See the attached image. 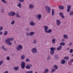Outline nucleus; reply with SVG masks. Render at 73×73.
<instances>
[{
	"label": "nucleus",
	"mask_w": 73,
	"mask_h": 73,
	"mask_svg": "<svg viewBox=\"0 0 73 73\" xmlns=\"http://www.w3.org/2000/svg\"><path fill=\"white\" fill-rule=\"evenodd\" d=\"M26 31L27 32H28L29 31V28H27L26 29Z\"/></svg>",
	"instance_id": "43"
},
{
	"label": "nucleus",
	"mask_w": 73,
	"mask_h": 73,
	"mask_svg": "<svg viewBox=\"0 0 73 73\" xmlns=\"http://www.w3.org/2000/svg\"><path fill=\"white\" fill-rule=\"evenodd\" d=\"M4 73H8V71H5Z\"/></svg>",
	"instance_id": "54"
},
{
	"label": "nucleus",
	"mask_w": 73,
	"mask_h": 73,
	"mask_svg": "<svg viewBox=\"0 0 73 73\" xmlns=\"http://www.w3.org/2000/svg\"><path fill=\"white\" fill-rule=\"evenodd\" d=\"M62 40V41H64V39H63Z\"/></svg>",
	"instance_id": "56"
},
{
	"label": "nucleus",
	"mask_w": 73,
	"mask_h": 73,
	"mask_svg": "<svg viewBox=\"0 0 73 73\" xmlns=\"http://www.w3.org/2000/svg\"><path fill=\"white\" fill-rule=\"evenodd\" d=\"M17 6L19 8H21V3L19 2Z\"/></svg>",
	"instance_id": "26"
},
{
	"label": "nucleus",
	"mask_w": 73,
	"mask_h": 73,
	"mask_svg": "<svg viewBox=\"0 0 73 73\" xmlns=\"http://www.w3.org/2000/svg\"><path fill=\"white\" fill-rule=\"evenodd\" d=\"M55 70H55L53 68L51 71V72L52 73H54V72Z\"/></svg>",
	"instance_id": "44"
},
{
	"label": "nucleus",
	"mask_w": 73,
	"mask_h": 73,
	"mask_svg": "<svg viewBox=\"0 0 73 73\" xmlns=\"http://www.w3.org/2000/svg\"><path fill=\"white\" fill-rule=\"evenodd\" d=\"M15 15L17 17H18V18H20L21 17V16H20L19 13H16Z\"/></svg>",
	"instance_id": "20"
},
{
	"label": "nucleus",
	"mask_w": 73,
	"mask_h": 73,
	"mask_svg": "<svg viewBox=\"0 0 73 73\" xmlns=\"http://www.w3.org/2000/svg\"><path fill=\"white\" fill-rule=\"evenodd\" d=\"M34 34H35V32H30V35L31 36H33Z\"/></svg>",
	"instance_id": "33"
},
{
	"label": "nucleus",
	"mask_w": 73,
	"mask_h": 73,
	"mask_svg": "<svg viewBox=\"0 0 73 73\" xmlns=\"http://www.w3.org/2000/svg\"><path fill=\"white\" fill-rule=\"evenodd\" d=\"M45 8L46 9V10L47 13H50L51 9L50 7L49 6H45Z\"/></svg>",
	"instance_id": "2"
},
{
	"label": "nucleus",
	"mask_w": 73,
	"mask_h": 73,
	"mask_svg": "<svg viewBox=\"0 0 73 73\" xmlns=\"http://www.w3.org/2000/svg\"><path fill=\"white\" fill-rule=\"evenodd\" d=\"M72 44H73V43H72V42H70L69 44V46H71V45H72Z\"/></svg>",
	"instance_id": "51"
},
{
	"label": "nucleus",
	"mask_w": 73,
	"mask_h": 73,
	"mask_svg": "<svg viewBox=\"0 0 73 73\" xmlns=\"http://www.w3.org/2000/svg\"><path fill=\"white\" fill-rule=\"evenodd\" d=\"M54 67L55 69H58V66L56 65H55L54 66Z\"/></svg>",
	"instance_id": "32"
},
{
	"label": "nucleus",
	"mask_w": 73,
	"mask_h": 73,
	"mask_svg": "<svg viewBox=\"0 0 73 73\" xmlns=\"http://www.w3.org/2000/svg\"><path fill=\"white\" fill-rule=\"evenodd\" d=\"M31 51L33 53H36L37 52V50L36 48L34 47L31 49Z\"/></svg>",
	"instance_id": "5"
},
{
	"label": "nucleus",
	"mask_w": 73,
	"mask_h": 73,
	"mask_svg": "<svg viewBox=\"0 0 73 73\" xmlns=\"http://www.w3.org/2000/svg\"><path fill=\"white\" fill-rule=\"evenodd\" d=\"M34 7L33 5L32 4H30L29 5V8H30V9H32Z\"/></svg>",
	"instance_id": "15"
},
{
	"label": "nucleus",
	"mask_w": 73,
	"mask_h": 73,
	"mask_svg": "<svg viewBox=\"0 0 73 73\" xmlns=\"http://www.w3.org/2000/svg\"><path fill=\"white\" fill-rule=\"evenodd\" d=\"M33 71H29L26 72V73H33Z\"/></svg>",
	"instance_id": "35"
},
{
	"label": "nucleus",
	"mask_w": 73,
	"mask_h": 73,
	"mask_svg": "<svg viewBox=\"0 0 73 73\" xmlns=\"http://www.w3.org/2000/svg\"><path fill=\"white\" fill-rule=\"evenodd\" d=\"M54 10L53 9H52V16H54Z\"/></svg>",
	"instance_id": "28"
},
{
	"label": "nucleus",
	"mask_w": 73,
	"mask_h": 73,
	"mask_svg": "<svg viewBox=\"0 0 73 73\" xmlns=\"http://www.w3.org/2000/svg\"><path fill=\"white\" fill-rule=\"evenodd\" d=\"M13 56H14V55H13Z\"/></svg>",
	"instance_id": "59"
},
{
	"label": "nucleus",
	"mask_w": 73,
	"mask_h": 73,
	"mask_svg": "<svg viewBox=\"0 0 73 73\" xmlns=\"http://www.w3.org/2000/svg\"><path fill=\"white\" fill-rule=\"evenodd\" d=\"M27 36H29L30 35V34L29 33H27Z\"/></svg>",
	"instance_id": "52"
},
{
	"label": "nucleus",
	"mask_w": 73,
	"mask_h": 73,
	"mask_svg": "<svg viewBox=\"0 0 73 73\" xmlns=\"http://www.w3.org/2000/svg\"><path fill=\"white\" fill-rule=\"evenodd\" d=\"M19 69V68L18 66L14 67L13 68V69L15 70H16V71H17V70H18Z\"/></svg>",
	"instance_id": "21"
},
{
	"label": "nucleus",
	"mask_w": 73,
	"mask_h": 73,
	"mask_svg": "<svg viewBox=\"0 0 73 73\" xmlns=\"http://www.w3.org/2000/svg\"><path fill=\"white\" fill-rule=\"evenodd\" d=\"M14 40V39L13 38H8L6 39L5 42L7 44H8L9 45H11L12 44V43L10 41H13Z\"/></svg>",
	"instance_id": "1"
},
{
	"label": "nucleus",
	"mask_w": 73,
	"mask_h": 73,
	"mask_svg": "<svg viewBox=\"0 0 73 73\" xmlns=\"http://www.w3.org/2000/svg\"><path fill=\"white\" fill-rule=\"evenodd\" d=\"M50 50L51 54H53L54 53V51L56 50V48L55 47H51L50 48Z\"/></svg>",
	"instance_id": "4"
},
{
	"label": "nucleus",
	"mask_w": 73,
	"mask_h": 73,
	"mask_svg": "<svg viewBox=\"0 0 73 73\" xmlns=\"http://www.w3.org/2000/svg\"><path fill=\"white\" fill-rule=\"evenodd\" d=\"M35 73H37V72H35Z\"/></svg>",
	"instance_id": "57"
},
{
	"label": "nucleus",
	"mask_w": 73,
	"mask_h": 73,
	"mask_svg": "<svg viewBox=\"0 0 73 73\" xmlns=\"http://www.w3.org/2000/svg\"><path fill=\"white\" fill-rule=\"evenodd\" d=\"M15 15L16 13L14 11H11L8 13V15L9 16H14Z\"/></svg>",
	"instance_id": "3"
},
{
	"label": "nucleus",
	"mask_w": 73,
	"mask_h": 73,
	"mask_svg": "<svg viewBox=\"0 0 73 73\" xmlns=\"http://www.w3.org/2000/svg\"><path fill=\"white\" fill-rule=\"evenodd\" d=\"M19 2H21V3H23L24 1V0H18Z\"/></svg>",
	"instance_id": "42"
},
{
	"label": "nucleus",
	"mask_w": 73,
	"mask_h": 73,
	"mask_svg": "<svg viewBox=\"0 0 73 73\" xmlns=\"http://www.w3.org/2000/svg\"><path fill=\"white\" fill-rule=\"evenodd\" d=\"M61 63L62 64H64L65 63V60H62L61 61Z\"/></svg>",
	"instance_id": "27"
},
{
	"label": "nucleus",
	"mask_w": 73,
	"mask_h": 73,
	"mask_svg": "<svg viewBox=\"0 0 73 73\" xmlns=\"http://www.w3.org/2000/svg\"><path fill=\"white\" fill-rule=\"evenodd\" d=\"M36 42H37V40H36V39H34L33 40V43L34 44H36Z\"/></svg>",
	"instance_id": "31"
},
{
	"label": "nucleus",
	"mask_w": 73,
	"mask_h": 73,
	"mask_svg": "<svg viewBox=\"0 0 73 73\" xmlns=\"http://www.w3.org/2000/svg\"><path fill=\"white\" fill-rule=\"evenodd\" d=\"M32 64H27V65L25 66L26 68L27 69H29L31 67H32Z\"/></svg>",
	"instance_id": "8"
},
{
	"label": "nucleus",
	"mask_w": 73,
	"mask_h": 73,
	"mask_svg": "<svg viewBox=\"0 0 73 73\" xmlns=\"http://www.w3.org/2000/svg\"><path fill=\"white\" fill-rule=\"evenodd\" d=\"M7 34H8V31H5L4 33V36H7Z\"/></svg>",
	"instance_id": "30"
},
{
	"label": "nucleus",
	"mask_w": 73,
	"mask_h": 73,
	"mask_svg": "<svg viewBox=\"0 0 73 73\" xmlns=\"http://www.w3.org/2000/svg\"><path fill=\"white\" fill-rule=\"evenodd\" d=\"M49 72V69H45L44 72L43 73H48Z\"/></svg>",
	"instance_id": "16"
},
{
	"label": "nucleus",
	"mask_w": 73,
	"mask_h": 73,
	"mask_svg": "<svg viewBox=\"0 0 73 73\" xmlns=\"http://www.w3.org/2000/svg\"><path fill=\"white\" fill-rule=\"evenodd\" d=\"M26 62H29V61H30V59H29L28 58H27L26 59Z\"/></svg>",
	"instance_id": "41"
},
{
	"label": "nucleus",
	"mask_w": 73,
	"mask_h": 73,
	"mask_svg": "<svg viewBox=\"0 0 73 73\" xmlns=\"http://www.w3.org/2000/svg\"><path fill=\"white\" fill-rule=\"evenodd\" d=\"M50 56H48L46 58V60L47 61H49L50 59Z\"/></svg>",
	"instance_id": "34"
},
{
	"label": "nucleus",
	"mask_w": 73,
	"mask_h": 73,
	"mask_svg": "<svg viewBox=\"0 0 73 73\" xmlns=\"http://www.w3.org/2000/svg\"><path fill=\"white\" fill-rule=\"evenodd\" d=\"M64 59L65 60H69V57L68 56H66V57H64Z\"/></svg>",
	"instance_id": "36"
},
{
	"label": "nucleus",
	"mask_w": 73,
	"mask_h": 73,
	"mask_svg": "<svg viewBox=\"0 0 73 73\" xmlns=\"http://www.w3.org/2000/svg\"><path fill=\"white\" fill-rule=\"evenodd\" d=\"M37 18L38 19V20H39V21H40V20H41V14H40L37 16Z\"/></svg>",
	"instance_id": "10"
},
{
	"label": "nucleus",
	"mask_w": 73,
	"mask_h": 73,
	"mask_svg": "<svg viewBox=\"0 0 73 73\" xmlns=\"http://www.w3.org/2000/svg\"><path fill=\"white\" fill-rule=\"evenodd\" d=\"M59 9L61 10H63L64 9V6L60 5L59 6Z\"/></svg>",
	"instance_id": "12"
},
{
	"label": "nucleus",
	"mask_w": 73,
	"mask_h": 73,
	"mask_svg": "<svg viewBox=\"0 0 73 73\" xmlns=\"http://www.w3.org/2000/svg\"><path fill=\"white\" fill-rule=\"evenodd\" d=\"M1 48L4 50H5V51H7V49L5 47H4V46H2L1 47Z\"/></svg>",
	"instance_id": "19"
},
{
	"label": "nucleus",
	"mask_w": 73,
	"mask_h": 73,
	"mask_svg": "<svg viewBox=\"0 0 73 73\" xmlns=\"http://www.w3.org/2000/svg\"><path fill=\"white\" fill-rule=\"evenodd\" d=\"M70 15L71 16H72L73 15V11H71L70 12Z\"/></svg>",
	"instance_id": "40"
},
{
	"label": "nucleus",
	"mask_w": 73,
	"mask_h": 73,
	"mask_svg": "<svg viewBox=\"0 0 73 73\" xmlns=\"http://www.w3.org/2000/svg\"><path fill=\"white\" fill-rule=\"evenodd\" d=\"M23 49V46L21 45H19L18 47L17 48V50H20V49Z\"/></svg>",
	"instance_id": "7"
},
{
	"label": "nucleus",
	"mask_w": 73,
	"mask_h": 73,
	"mask_svg": "<svg viewBox=\"0 0 73 73\" xmlns=\"http://www.w3.org/2000/svg\"><path fill=\"white\" fill-rule=\"evenodd\" d=\"M3 35V32L0 31V35Z\"/></svg>",
	"instance_id": "53"
},
{
	"label": "nucleus",
	"mask_w": 73,
	"mask_h": 73,
	"mask_svg": "<svg viewBox=\"0 0 73 73\" xmlns=\"http://www.w3.org/2000/svg\"><path fill=\"white\" fill-rule=\"evenodd\" d=\"M4 62L3 60H1L0 61V66H1V65H2L3 64Z\"/></svg>",
	"instance_id": "39"
},
{
	"label": "nucleus",
	"mask_w": 73,
	"mask_h": 73,
	"mask_svg": "<svg viewBox=\"0 0 73 73\" xmlns=\"http://www.w3.org/2000/svg\"><path fill=\"white\" fill-rule=\"evenodd\" d=\"M73 62V58L70 60V62Z\"/></svg>",
	"instance_id": "48"
},
{
	"label": "nucleus",
	"mask_w": 73,
	"mask_h": 73,
	"mask_svg": "<svg viewBox=\"0 0 73 73\" xmlns=\"http://www.w3.org/2000/svg\"><path fill=\"white\" fill-rule=\"evenodd\" d=\"M58 58V56L57 55H55L54 57V59L55 60H57Z\"/></svg>",
	"instance_id": "25"
},
{
	"label": "nucleus",
	"mask_w": 73,
	"mask_h": 73,
	"mask_svg": "<svg viewBox=\"0 0 73 73\" xmlns=\"http://www.w3.org/2000/svg\"><path fill=\"white\" fill-rule=\"evenodd\" d=\"M30 25H31V26H34L35 25V23L33 21H31L30 23Z\"/></svg>",
	"instance_id": "14"
},
{
	"label": "nucleus",
	"mask_w": 73,
	"mask_h": 73,
	"mask_svg": "<svg viewBox=\"0 0 73 73\" xmlns=\"http://www.w3.org/2000/svg\"><path fill=\"white\" fill-rule=\"evenodd\" d=\"M14 23H15V21L14 20L11 23V25H13Z\"/></svg>",
	"instance_id": "38"
},
{
	"label": "nucleus",
	"mask_w": 73,
	"mask_h": 73,
	"mask_svg": "<svg viewBox=\"0 0 73 73\" xmlns=\"http://www.w3.org/2000/svg\"><path fill=\"white\" fill-rule=\"evenodd\" d=\"M48 26H45L44 27V31L45 32H46L47 31L48 29Z\"/></svg>",
	"instance_id": "18"
},
{
	"label": "nucleus",
	"mask_w": 73,
	"mask_h": 73,
	"mask_svg": "<svg viewBox=\"0 0 73 73\" xmlns=\"http://www.w3.org/2000/svg\"><path fill=\"white\" fill-rule=\"evenodd\" d=\"M25 56L24 55H23L21 56V60H24V59L25 58Z\"/></svg>",
	"instance_id": "22"
},
{
	"label": "nucleus",
	"mask_w": 73,
	"mask_h": 73,
	"mask_svg": "<svg viewBox=\"0 0 73 73\" xmlns=\"http://www.w3.org/2000/svg\"><path fill=\"white\" fill-rule=\"evenodd\" d=\"M1 1L4 3H7V2L5 0H1Z\"/></svg>",
	"instance_id": "46"
},
{
	"label": "nucleus",
	"mask_w": 73,
	"mask_h": 73,
	"mask_svg": "<svg viewBox=\"0 0 73 73\" xmlns=\"http://www.w3.org/2000/svg\"><path fill=\"white\" fill-rule=\"evenodd\" d=\"M3 29V27H0V31H2Z\"/></svg>",
	"instance_id": "47"
},
{
	"label": "nucleus",
	"mask_w": 73,
	"mask_h": 73,
	"mask_svg": "<svg viewBox=\"0 0 73 73\" xmlns=\"http://www.w3.org/2000/svg\"><path fill=\"white\" fill-rule=\"evenodd\" d=\"M56 41V39L55 38H53L52 39V44H55V41Z\"/></svg>",
	"instance_id": "17"
},
{
	"label": "nucleus",
	"mask_w": 73,
	"mask_h": 73,
	"mask_svg": "<svg viewBox=\"0 0 73 73\" xmlns=\"http://www.w3.org/2000/svg\"><path fill=\"white\" fill-rule=\"evenodd\" d=\"M62 48V46H60L58 48H57V50H61Z\"/></svg>",
	"instance_id": "24"
},
{
	"label": "nucleus",
	"mask_w": 73,
	"mask_h": 73,
	"mask_svg": "<svg viewBox=\"0 0 73 73\" xmlns=\"http://www.w3.org/2000/svg\"><path fill=\"white\" fill-rule=\"evenodd\" d=\"M1 13H4V9H2L1 10Z\"/></svg>",
	"instance_id": "49"
},
{
	"label": "nucleus",
	"mask_w": 73,
	"mask_h": 73,
	"mask_svg": "<svg viewBox=\"0 0 73 73\" xmlns=\"http://www.w3.org/2000/svg\"><path fill=\"white\" fill-rule=\"evenodd\" d=\"M35 18H36V17H35Z\"/></svg>",
	"instance_id": "58"
},
{
	"label": "nucleus",
	"mask_w": 73,
	"mask_h": 73,
	"mask_svg": "<svg viewBox=\"0 0 73 73\" xmlns=\"http://www.w3.org/2000/svg\"><path fill=\"white\" fill-rule=\"evenodd\" d=\"M59 15L60 16H61V17L63 18V19H64L65 18V16L64 15V14L62 13H59Z\"/></svg>",
	"instance_id": "11"
},
{
	"label": "nucleus",
	"mask_w": 73,
	"mask_h": 73,
	"mask_svg": "<svg viewBox=\"0 0 73 73\" xmlns=\"http://www.w3.org/2000/svg\"><path fill=\"white\" fill-rule=\"evenodd\" d=\"M21 68L23 69H24L25 67V62H23L21 63Z\"/></svg>",
	"instance_id": "6"
},
{
	"label": "nucleus",
	"mask_w": 73,
	"mask_h": 73,
	"mask_svg": "<svg viewBox=\"0 0 73 73\" xmlns=\"http://www.w3.org/2000/svg\"><path fill=\"white\" fill-rule=\"evenodd\" d=\"M60 45H63V46H64V45H65V44L64 42H62L60 43Z\"/></svg>",
	"instance_id": "37"
},
{
	"label": "nucleus",
	"mask_w": 73,
	"mask_h": 73,
	"mask_svg": "<svg viewBox=\"0 0 73 73\" xmlns=\"http://www.w3.org/2000/svg\"><path fill=\"white\" fill-rule=\"evenodd\" d=\"M52 32V30H51V29H49L48 30V31H46V33H51V32Z\"/></svg>",
	"instance_id": "29"
},
{
	"label": "nucleus",
	"mask_w": 73,
	"mask_h": 73,
	"mask_svg": "<svg viewBox=\"0 0 73 73\" xmlns=\"http://www.w3.org/2000/svg\"><path fill=\"white\" fill-rule=\"evenodd\" d=\"M71 8V6L69 5L67 7V12H70V9Z\"/></svg>",
	"instance_id": "13"
},
{
	"label": "nucleus",
	"mask_w": 73,
	"mask_h": 73,
	"mask_svg": "<svg viewBox=\"0 0 73 73\" xmlns=\"http://www.w3.org/2000/svg\"><path fill=\"white\" fill-rule=\"evenodd\" d=\"M6 59L7 60H10V58H9V56H7V57Z\"/></svg>",
	"instance_id": "45"
},
{
	"label": "nucleus",
	"mask_w": 73,
	"mask_h": 73,
	"mask_svg": "<svg viewBox=\"0 0 73 73\" xmlns=\"http://www.w3.org/2000/svg\"><path fill=\"white\" fill-rule=\"evenodd\" d=\"M69 48H68L67 49V50H69Z\"/></svg>",
	"instance_id": "55"
},
{
	"label": "nucleus",
	"mask_w": 73,
	"mask_h": 73,
	"mask_svg": "<svg viewBox=\"0 0 73 73\" xmlns=\"http://www.w3.org/2000/svg\"><path fill=\"white\" fill-rule=\"evenodd\" d=\"M70 53H72V52H73V49H71L70 50Z\"/></svg>",
	"instance_id": "50"
},
{
	"label": "nucleus",
	"mask_w": 73,
	"mask_h": 73,
	"mask_svg": "<svg viewBox=\"0 0 73 73\" xmlns=\"http://www.w3.org/2000/svg\"><path fill=\"white\" fill-rule=\"evenodd\" d=\"M56 24L58 26H59L60 25V24H61V21H60L57 19L56 20Z\"/></svg>",
	"instance_id": "9"
},
{
	"label": "nucleus",
	"mask_w": 73,
	"mask_h": 73,
	"mask_svg": "<svg viewBox=\"0 0 73 73\" xmlns=\"http://www.w3.org/2000/svg\"><path fill=\"white\" fill-rule=\"evenodd\" d=\"M63 37L65 39H67V38H68V36L67 35H63Z\"/></svg>",
	"instance_id": "23"
}]
</instances>
